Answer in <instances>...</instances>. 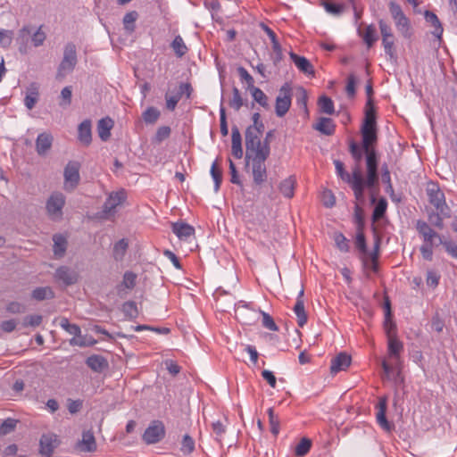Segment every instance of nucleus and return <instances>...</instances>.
Here are the masks:
<instances>
[{
  "label": "nucleus",
  "mask_w": 457,
  "mask_h": 457,
  "mask_svg": "<svg viewBox=\"0 0 457 457\" xmlns=\"http://www.w3.org/2000/svg\"><path fill=\"white\" fill-rule=\"evenodd\" d=\"M361 133L366 168L369 169V177L371 179L375 175V168H378V155L375 149L378 141L377 129H361Z\"/></svg>",
  "instance_id": "f257e3e1"
},
{
  "label": "nucleus",
  "mask_w": 457,
  "mask_h": 457,
  "mask_svg": "<svg viewBox=\"0 0 457 457\" xmlns=\"http://www.w3.org/2000/svg\"><path fill=\"white\" fill-rule=\"evenodd\" d=\"M378 168H375V175L373 176V179H370L368 168H366L365 179L363 178L362 172L361 170H359V168L353 169V178H352L353 181H351L348 185L353 191L354 197L357 201H364V190L366 187L373 189L378 185Z\"/></svg>",
  "instance_id": "f03ea898"
},
{
  "label": "nucleus",
  "mask_w": 457,
  "mask_h": 457,
  "mask_svg": "<svg viewBox=\"0 0 457 457\" xmlns=\"http://www.w3.org/2000/svg\"><path fill=\"white\" fill-rule=\"evenodd\" d=\"M389 12L392 19L394 20L395 28L399 34L406 38L410 39L413 35V29L411 27V21L402 10V7L397 3L391 1L388 4Z\"/></svg>",
  "instance_id": "7ed1b4c3"
},
{
  "label": "nucleus",
  "mask_w": 457,
  "mask_h": 457,
  "mask_svg": "<svg viewBox=\"0 0 457 457\" xmlns=\"http://www.w3.org/2000/svg\"><path fill=\"white\" fill-rule=\"evenodd\" d=\"M355 245L361 253V259L365 267H370L373 271H378V240L375 244L374 251L368 253L365 236L362 229L358 230L355 239Z\"/></svg>",
  "instance_id": "20e7f679"
},
{
  "label": "nucleus",
  "mask_w": 457,
  "mask_h": 457,
  "mask_svg": "<svg viewBox=\"0 0 457 457\" xmlns=\"http://www.w3.org/2000/svg\"><path fill=\"white\" fill-rule=\"evenodd\" d=\"M428 202L438 212H441L445 216H451V209L446 204L445 196L444 192L440 189L438 184L435 182H428L426 188Z\"/></svg>",
  "instance_id": "39448f33"
},
{
  "label": "nucleus",
  "mask_w": 457,
  "mask_h": 457,
  "mask_svg": "<svg viewBox=\"0 0 457 457\" xmlns=\"http://www.w3.org/2000/svg\"><path fill=\"white\" fill-rule=\"evenodd\" d=\"M270 154L259 153V154L245 156L246 165L252 162L253 179L255 185H262L267 179V170L265 161Z\"/></svg>",
  "instance_id": "423d86ee"
},
{
  "label": "nucleus",
  "mask_w": 457,
  "mask_h": 457,
  "mask_svg": "<svg viewBox=\"0 0 457 457\" xmlns=\"http://www.w3.org/2000/svg\"><path fill=\"white\" fill-rule=\"evenodd\" d=\"M245 156L259 154V153L270 154V147L262 145V135L253 127H247L245 133Z\"/></svg>",
  "instance_id": "0eeeda50"
},
{
  "label": "nucleus",
  "mask_w": 457,
  "mask_h": 457,
  "mask_svg": "<svg viewBox=\"0 0 457 457\" xmlns=\"http://www.w3.org/2000/svg\"><path fill=\"white\" fill-rule=\"evenodd\" d=\"M77 64L76 46L68 43L64 46L63 57L58 67L56 79H62L68 73L71 72Z\"/></svg>",
  "instance_id": "6e6552de"
},
{
  "label": "nucleus",
  "mask_w": 457,
  "mask_h": 457,
  "mask_svg": "<svg viewBox=\"0 0 457 457\" xmlns=\"http://www.w3.org/2000/svg\"><path fill=\"white\" fill-rule=\"evenodd\" d=\"M378 27L382 37V46L384 47L386 54L392 62H396L397 54L395 47V35L393 34L390 25L384 20L378 21Z\"/></svg>",
  "instance_id": "1a4fd4ad"
},
{
  "label": "nucleus",
  "mask_w": 457,
  "mask_h": 457,
  "mask_svg": "<svg viewBox=\"0 0 457 457\" xmlns=\"http://www.w3.org/2000/svg\"><path fill=\"white\" fill-rule=\"evenodd\" d=\"M65 201V196L61 192H54L50 195L46 204V210L52 220L56 221L62 220Z\"/></svg>",
  "instance_id": "9d476101"
},
{
  "label": "nucleus",
  "mask_w": 457,
  "mask_h": 457,
  "mask_svg": "<svg viewBox=\"0 0 457 457\" xmlns=\"http://www.w3.org/2000/svg\"><path fill=\"white\" fill-rule=\"evenodd\" d=\"M126 200V192L120 190L112 192L106 198L102 212L99 213V218L108 220L112 217L116 212V207L120 205Z\"/></svg>",
  "instance_id": "9b49d317"
},
{
  "label": "nucleus",
  "mask_w": 457,
  "mask_h": 457,
  "mask_svg": "<svg viewBox=\"0 0 457 457\" xmlns=\"http://www.w3.org/2000/svg\"><path fill=\"white\" fill-rule=\"evenodd\" d=\"M292 95L290 84L285 83L279 88L275 103V112L278 117H284L289 111L292 103Z\"/></svg>",
  "instance_id": "f8f14e48"
},
{
  "label": "nucleus",
  "mask_w": 457,
  "mask_h": 457,
  "mask_svg": "<svg viewBox=\"0 0 457 457\" xmlns=\"http://www.w3.org/2000/svg\"><path fill=\"white\" fill-rule=\"evenodd\" d=\"M416 229L419 235L423 238V244H428L432 245H442L445 241L436 231H435L431 226L421 220H417Z\"/></svg>",
  "instance_id": "ddd939ff"
},
{
  "label": "nucleus",
  "mask_w": 457,
  "mask_h": 457,
  "mask_svg": "<svg viewBox=\"0 0 457 457\" xmlns=\"http://www.w3.org/2000/svg\"><path fill=\"white\" fill-rule=\"evenodd\" d=\"M80 163L75 161H70L63 170L64 189L66 191H73L79 185Z\"/></svg>",
  "instance_id": "4468645a"
},
{
  "label": "nucleus",
  "mask_w": 457,
  "mask_h": 457,
  "mask_svg": "<svg viewBox=\"0 0 457 457\" xmlns=\"http://www.w3.org/2000/svg\"><path fill=\"white\" fill-rule=\"evenodd\" d=\"M165 436V428L162 421L154 420L143 434V440L147 445L160 442Z\"/></svg>",
  "instance_id": "2eb2a0df"
},
{
  "label": "nucleus",
  "mask_w": 457,
  "mask_h": 457,
  "mask_svg": "<svg viewBox=\"0 0 457 457\" xmlns=\"http://www.w3.org/2000/svg\"><path fill=\"white\" fill-rule=\"evenodd\" d=\"M387 408V399L386 396H381L378 398V402L376 404L377 413L376 419L378 424L386 432H390L394 429V424L389 422L386 417Z\"/></svg>",
  "instance_id": "dca6fc26"
},
{
  "label": "nucleus",
  "mask_w": 457,
  "mask_h": 457,
  "mask_svg": "<svg viewBox=\"0 0 457 457\" xmlns=\"http://www.w3.org/2000/svg\"><path fill=\"white\" fill-rule=\"evenodd\" d=\"M60 441L56 435L54 434H44L39 441V453L42 455H46V457H50V455L54 452V449L59 445Z\"/></svg>",
  "instance_id": "f3484780"
},
{
  "label": "nucleus",
  "mask_w": 457,
  "mask_h": 457,
  "mask_svg": "<svg viewBox=\"0 0 457 457\" xmlns=\"http://www.w3.org/2000/svg\"><path fill=\"white\" fill-rule=\"evenodd\" d=\"M42 25L37 28V29L32 33L31 29L29 26H24L19 31V37L24 38L27 36L31 35V41L35 47H38L42 46L46 38V33L42 30Z\"/></svg>",
  "instance_id": "a211bd4d"
},
{
  "label": "nucleus",
  "mask_w": 457,
  "mask_h": 457,
  "mask_svg": "<svg viewBox=\"0 0 457 457\" xmlns=\"http://www.w3.org/2000/svg\"><path fill=\"white\" fill-rule=\"evenodd\" d=\"M54 277L58 281L62 282L65 286H71L77 283L78 273L67 266L59 267L54 273Z\"/></svg>",
  "instance_id": "6ab92c4d"
},
{
  "label": "nucleus",
  "mask_w": 457,
  "mask_h": 457,
  "mask_svg": "<svg viewBox=\"0 0 457 457\" xmlns=\"http://www.w3.org/2000/svg\"><path fill=\"white\" fill-rule=\"evenodd\" d=\"M54 137L50 133H40L36 139V151L38 155L45 156L52 147Z\"/></svg>",
  "instance_id": "aec40b11"
},
{
  "label": "nucleus",
  "mask_w": 457,
  "mask_h": 457,
  "mask_svg": "<svg viewBox=\"0 0 457 457\" xmlns=\"http://www.w3.org/2000/svg\"><path fill=\"white\" fill-rule=\"evenodd\" d=\"M351 356L346 353H340L331 360L330 372L337 374L341 370H345L351 364Z\"/></svg>",
  "instance_id": "412c9836"
},
{
  "label": "nucleus",
  "mask_w": 457,
  "mask_h": 457,
  "mask_svg": "<svg viewBox=\"0 0 457 457\" xmlns=\"http://www.w3.org/2000/svg\"><path fill=\"white\" fill-rule=\"evenodd\" d=\"M312 128L326 136H332L336 131L335 122L328 117H320L317 123L312 125Z\"/></svg>",
  "instance_id": "4be33fe9"
},
{
  "label": "nucleus",
  "mask_w": 457,
  "mask_h": 457,
  "mask_svg": "<svg viewBox=\"0 0 457 457\" xmlns=\"http://www.w3.org/2000/svg\"><path fill=\"white\" fill-rule=\"evenodd\" d=\"M91 120H85L78 127V139L79 141L87 146L92 141Z\"/></svg>",
  "instance_id": "5701e85b"
},
{
  "label": "nucleus",
  "mask_w": 457,
  "mask_h": 457,
  "mask_svg": "<svg viewBox=\"0 0 457 457\" xmlns=\"http://www.w3.org/2000/svg\"><path fill=\"white\" fill-rule=\"evenodd\" d=\"M231 153L237 159H241L243 156L242 148V137L237 126H233L231 129Z\"/></svg>",
  "instance_id": "b1692460"
},
{
  "label": "nucleus",
  "mask_w": 457,
  "mask_h": 457,
  "mask_svg": "<svg viewBox=\"0 0 457 457\" xmlns=\"http://www.w3.org/2000/svg\"><path fill=\"white\" fill-rule=\"evenodd\" d=\"M289 55L291 60L295 64V66L299 69V71L308 75L314 74L313 66L307 58L300 56L295 54L294 52H290Z\"/></svg>",
  "instance_id": "393cba45"
},
{
  "label": "nucleus",
  "mask_w": 457,
  "mask_h": 457,
  "mask_svg": "<svg viewBox=\"0 0 457 457\" xmlns=\"http://www.w3.org/2000/svg\"><path fill=\"white\" fill-rule=\"evenodd\" d=\"M172 232L181 240H187L190 237L194 232L195 228L187 223L185 222H175L172 223Z\"/></svg>",
  "instance_id": "a878e982"
},
{
  "label": "nucleus",
  "mask_w": 457,
  "mask_h": 457,
  "mask_svg": "<svg viewBox=\"0 0 457 457\" xmlns=\"http://www.w3.org/2000/svg\"><path fill=\"white\" fill-rule=\"evenodd\" d=\"M387 339L389 357L392 358L395 361H398L400 359V354L403 350V343L398 340L396 336H390V337H387Z\"/></svg>",
  "instance_id": "bb28decb"
},
{
  "label": "nucleus",
  "mask_w": 457,
  "mask_h": 457,
  "mask_svg": "<svg viewBox=\"0 0 457 457\" xmlns=\"http://www.w3.org/2000/svg\"><path fill=\"white\" fill-rule=\"evenodd\" d=\"M113 120L109 118H103L97 123V132L103 141H107L111 137V129L113 127Z\"/></svg>",
  "instance_id": "cd10ccee"
},
{
  "label": "nucleus",
  "mask_w": 457,
  "mask_h": 457,
  "mask_svg": "<svg viewBox=\"0 0 457 457\" xmlns=\"http://www.w3.org/2000/svg\"><path fill=\"white\" fill-rule=\"evenodd\" d=\"M364 112L365 116L361 125V129H377L375 105H370V103H366Z\"/></svg>",
  "instance_id": "c85d7f7f"
},
{
  "label": "nucleus",
  "mask_w": 457,
  "mask_h": 457,
  "mask_svg": "<svg viewBox=\"0 0 457 457\" xmlns=\"http://www.w3.org/2000/svg\"><path fill=\"white\" fill-rule=\"evenodd\" d=\"M358 34L360 37H361L362 40L369 48H370L378 40L376 28L373 24L368 25L364 30H361L359 28Z\"/></svg>",
  "instance_id": "c756f323"
},
{
  "label": "nucleus",
  "mask_w": 457,
  "mask_h": 457,
  "mask_svg": "<svg viewBox=\"0 0 457 457\" xmlns=\"http://www.w3.org/2000/svg\"><path fill=\"white\" fill-rule=\"evenodd\" d=\"M87 365L96 372H102L108 367V362L102 355L94 354L86 361Z\"/></svg>",
  "instance_id": "7c9ffc66"
},
{
  "label": "nucleus",
  "mask_w": 457,
  "mask_h": 457,
  "mask_svg": "<svg viewBox=\"0 0 457 457\" xmlns=\"http://www.w3.org/2000/svg\"><path fill=\"white\" fill-rule=\"evenodd\" d=\"M83 452L92 453L96 449V443L94 434L91 431H84L82 434V440L79 445Z\"/></svg>",
  "instance_id": "2f4dec72"
},
{
  "label": "nucleus",
  "mask_w": 457,
  "mask_h": 457,
  "mask_svg": "<svg viewBox=\"0 0 457 457\" xmlns=\"http://www.w3.org/2000/svg\"><path fill=\"white\" fill-rule=\"evenodd\" d=\"M38 87L36 83H32L27 89V94L24 98V104L29 110H32L38 101Z\"/></svg>",
  "instance_id": "473e14b6"
},
{
  "label": "nucleus",
  "mask_w": 457,
  "mask_h": 457,
  "mask_svg": "<svg viewBox=\"0 0 457 457\" xmlns=\"http://www.w3.org/2000/svg\"><path fill=\"white\" fill-rule=\"evenodd\" d=\"M424 16L425 20L429 22L435 29L432 34L438 39H441L444 29L438 17L430 11H426Z\"/></svg>",
  "instance_id": "72a5a7b5"
},
{
  "label": "nucleus",
  "mask_w": 457,
  "mask_h": 457,
  "mask_svg": "<svg viewBox=\"0 0 457 457\" xmlns=\"http://www.w3.org/2000/svg\"><path fill=\"white\" fill-rule=\"evenodd\" d=\"M349 152H350L353 159L355 162V165L353 168V169L359 168V170H361V161L362 160L363 155H365L364 149H363L362 145H358L354 141H351L349 144Z\"/></svg>",
  "instance_id": "f704fd0d"
},
{
  "label": "nucleus",
  "mask_w": 457,
  "mask_h": 457,
  "mask_svg": "<svg viewBox=\"0 0 457 457\" xmlns=\"http://www.w3.org/2000/svg\"><path fill=\"white\" fill-rule=\"evenodd\" d=\"M54 253L56 258H61L64 255L67 248V240L62 235H54Z\"/></svg>",
  "instance_id": "c9c22d12"
},
{
  "label": "nucleus",
  "mask_w": 457,
  "mask_h": 457,
  "mask_svg": "<svg viewBox=\"0 0 457 457\" xmlns=\"http://www.w3.org/2000/svg\"><path fill=\"white\" fill-rule=\"evenodd\" d=\"M295 179L293 177H289L279 184V191L280 193L287 197L292 198L294 196Z\"/></svg>",
  "instance_id": "e433bc0d"
},
{
  "label": "nucleus",
  "mask_w": 457,
  "mask_h": 457,
  "mask_svg": "<svg viewBox=\"0 0 457 457\" xmlns=\"http://www.w3.org/2000/svg\"><path fill=\"white\" fill-rule=\"evenodd\" d=\"M31 296L37 301H43L54 298V293L50 287H41L35 288L32 291Z\"/></svg>",
  "instance_id": "4c0bfd02"
},
{
  "label": "nucleus",
  "mask_w": 457,
  "mask_h": 457,
  "mask_svg": "<svg viewBox=\"0 0 457 457\" xmlns=\"http://www.w3.org/2000/svg\"><path fill=\"white\" fill-rule=\"evenodd\" d=\"M320 112L331 115L335 112L334 103L332 99L325 95L320 96L318 100Z\"/></svg>",
  "instance_id": "58836bf2"
},
{
  "label": "nucleus",
  "mask_w": 457,
  "mask_h": 457,
  "mask_svg": "<svg viewBox=\"0 0 457 457\" xmlns=\"http://www.w3.org/2000/svg\"><path fill=\"white\" fill-rule=\"evenodd\" d=\"M294 312L297 317L298 326L303 328L307 323L308 319L304 310L303 300H296V303L294 306Z\"/></svg>",
  "instance_id": "ea45409f"
},
{
  "label": "nucleus",
  "mask_w": 457,
  "mask_h": 457,
  "mask_svg": "<svg viewBox=\"0 0 457 457\" xmlns=\"http://www.w3.org/2000/svg\"><path fill=\"white\" fill-rule=\"evenodd\" d=\"M336 173L337 175L345 183L349 184L353 181V168L352 169V174L348 173L345 169L344 163L339 160L334 161Z\"/></svg>",
  "instance_id": "a19ab883"
},
{
  "label": "nucleus",
  "mask_w": 457,
  "mask_h": 457,
  "mask_svg": "<svg viewBox=\"0 0 457 457\" xmlns=\"http://www.w3.org/2000/svg\"><path fill=\"white\" fill-rule=\"evenodd\" d=\"M59 325L67 333L74 337H79V334L81 333L79 326H78L77 324L70 323L69 320L65 317H61L59 319Z\"/></svg>",
  "instance_id": "79ce46f5"
},
{
  "label": "nucleus",
  "mask_w": 457,
  "mask_h": 457,
  "mask_svg": "<svg viewBox=\"0 0 457 457\" xmlns=\"http://www.w3.org/2000/svg\"><path fill=\"white\" fill-rule=\"evenodd\" d=\"M387 208V202L386 198L381 197L375 205L372 213V220L378 221L385 216Z\"/></svg>",
  "instance_id": "37998d69"
},
{
  "label": "nucleus",
  "mask_w": 457,
  "mask_h": 457,
  "mask_svg": "<svg viewBox=\"0 0 457 457\" xmlns=\"http://www.w3.org/2000/svg\"><path fill=\"white\" fill-rule=\"evenodd\" d=\"M451 216H445L441 212L431 211L428 212V221L430 224L439 229H443L445 227L444 219L450 218Z\"/></svg>",
  "instance_id": "c03bdc74"
},
{
  "label": "nucleus",
  "mask_w": 457,
  "mask_h": 457,
  "mask_svg": "<svg viewBox=\"0 0 457 457\" xmlns=\"http://www.w3.org/2000/svg\"><path fill=\"white\" fill-rule=\"evenodd\" d=\"M138 18V13L136 11L127 12L123 17L124 29L132 33L135 30V22Z\"/></svg>",
  "instance_id": "a18cd8bd"
},
{
  "label": "nucleus",
  "mask_w": 457,
  "mask_h": 457,
  "mask_svg": "<svg viewBox=\"0 0 457 457\" xmlns=\"http://www.w3.org/2000/svg\"><path fill=\"white\" fill-rule=\"evenodd\" d=\"M129 244L126 239L122 238L119 240L117 243H115L113 246V258L116 261H120L123 259L127 249H128Z\"/></svg>",
  "instance_id": "49530a36"
},
{
  "label": "nucleus",
  "mask_w": 457,
  "mask_h": 457,
  "mask_svg": "<svg viewBox=\"0 0 457 457\" xmlns=\"http://www.w3.org/2000/svg\"><path fill=\"white\" fill-rule=\"evenodd\" d=\"M211 175L214 180V191L218 192L222 182V171L219 168L217 160L212 163L211 167Z\"/></svg>",
  "instance_id": "de8ad7c7"
},
{
  "label": "nucleus",
  "mask_w": 457,
  "mask_h": 457,
  "mask_svg": "<svg viewBox=\"0 0 457 457\" xmlns=\"http://www.w3.org/2000/svg\"><path fill=\"white\" fill-rule=\"evenodd\" d=\"M171 48L178 57H182L187 51V47L185 45L183 38L179 35L176 36L173 39L171 43Z\"/></svg>",
  "instance_id": "09e8293b"
},
{
  "label": "nucleus",
  "mask_w": 457,
  "mask_h": 457,
  "mask_svg": "<svg viewBox=\"0 0 457 457\" xmlns=\"http://www.w3.org/2000/svg\"><path fill=\"white\" fill-rule=\"evenodd\" d=\"M252 96L255 102L264 108H269L268 96L259 87H253L250 89Z\"/></svg>",
  "instance_id": "8fccbe9b"
},
{
  "label": "nucleus",
  "mask_w": 457,
  "mask_h": 457,
  "mask_svg": "<svg viewBox=\"0 0 457 457\" xmlns=\"http://www.w3.org/2000/svg\"><path fill=\"white\" fill-rule=\"evenodd\" d=\"M121 311L125 317L129 319H136L138 316L137 304L133 301L125 302L122 304Z\"/></svg>",
  "instance_id": "3c124183"
},
{
  "label": "nucleus",
  "mask_w": 457,
  "mask_h": 457,
  "mask_svg": "<svg viewBox=\"0 0 457 457\" xmlns=\"http://www.w3.org/2000/svg\"><path fill=\"white\" fill-rule=\"evenodd\" d=\"M312 447V441L308 438H302L301 441L297 444L295 449V453L298 457H303L306 455Z\"/></svg>",
  "instance_id": "603ef678"
},
{
  "label": "nucleus",
  "mask_w": 457,
  "mask_h": 457,
  "mask_svg": "<svg viewBox=\"0 0 457 457\" xmlns=\"http://www.w3.org/2000/svg\"><path fill=\"white\" fill-rule=\"evenodd\" d=\"M232 93L233 96L232 98L228 101V104L231 108L237 112L244 105V100L237 87H234Z\"/></svg>",
  "instance_id": "864d4df0"
},
{
  "label": "nucleus",
  "mask_w": 457,
  "mask_h": 457,
  "mask_svg": "<svg viewBox=\"0 0 457 457\" xmlns=\"http://www.w3.org/2000/svg\"><path fill=\"white\" fill-rule=\"evenodd\" d=\"M143 120L147 124H154L160 117V112L155 107H148L142 114Z\"/></svg>",
  "instance_id": "5fc2aeb1"
},
{
  "label": "nucleus",
  "mask_w": 457,
  "mask_h": 457,
  "mask_svg": "<svg viewBox=\"0 0 457 457\" xmlns=\"http://www.w3.org/2000/svg\"><path fill=\"white\" fill-rule=\"evenodd\" d=\"M268 416H269V423L270 426V432L277 436L279 433V419L278 416L275 414L273 408L268 409Z\"/></svg>",
  "instance_id": "6e6d98bb"
},
{
  "label": "nucleus",
  "mask_w": 457,
  "mask_h": 457,
  "mask_svg": "<svg viewBox=\"0 0 457 457\" xmlns=\"http://www.w3.org/2000/svg\"><path fill=\"white\" fill-rule=\"evenodd\" d=\"M18 420L15 419L8 418L4 420L0 424V436H4L12 432L15 429Z\"/></svg>",
  "instance_id": "4d7b16f0"
},
{
  "label": "nucleus",
  "mask_w": 457,
  "mask_h": 457,
  "mask_svg": "<svg viewBox=\"0 0 457 457\" xmlns=\"http://www.w3.org/2000/svg\"><path fill=\"white\" fill-rule=\"evenodd\" d=\"M72 88L71 86L64 87L60 94L59 105L61 107H68L71 103Z\"/></svg>",
  "instance_id": "13d9d810"
},
{
  "label": "nucleus",
  "mask_w": 457,
  "mask_h": 457,
  "mask_svg": "<svg viewBox=\"0 0 457 457\" xmlns=\"http://www.w3.org/2000/svg\"><path fill=\"white\" fill-rule=\"evenodd\" d=\"M170 132L171 129L169 126H162L158 128L153 141L156 144H160L170 137Z\"/></svg>",
  "instance_id": "bf43d9fd"
},
{
  "label": "nucleus",
  "mask_w": 457,
  "mask_h": 457,
  "mask_svg": "<svg viewBox=\"0 0 457 457\" xmlns=\"http://www.w3.org/2000/svg\"><path fill=\"white\" fill-rule=\"evenodd\" d=\"M43 320V317L39 314H33L26 316L22 320V327H38Z\"/></svg>",
  "instance_id": "052dcab7"
},
{
  "label": "nucleus",
  "mask_w": 457,
  "mask_h": 457,
  "mask_svg": "<svg viewBox=\"0 0 457 457\" xmlns=\"http://www.w3.org/2000/svg\"><path fill=\"white\" fill-rule=\"evenodd\" d=\"M237 73L240 77V79L242 81H245L247 85V89H251L254 87V79L252 77V75L245 69L244 67L240 66L237 68Z\"/></svg>",
  "instance_id": "680f3d73"
},
{
  "label": "nucleus",
  "mask_w": 457,
  "mask_h": 457,
  "mask_svg": "<svg viewBox=\"0 0 457 457\" xmlns=\"http://www.w3.org/2000/svg\"><path fill=\"white\" fill-rule=\"evenodd\" d=\"M180 450L185 454H189L195 450V441L189 435L183 436Z\"/></svg>",
  "instance_id": "e2e57ef3"
},
{
  "label": "nucleus",
  "mask_w": 457,
  "mask_h": 457,
  "mask_svg": "<svg viewBox=\"0 0 457 457\" xmlns=\"http://www.w3.org/2000/svg\"><path fill=\"white\" fill-rule=\"evenodd\" d=\"M96 343V340L90 338V342H87V337H83L79 334V337H74L70 340L71 345H77L80 347L91 346Z\"/></svg>",
  "instance_id": "0e129e2a"
},
{
  "label": "nucleus",
  "mask_w": 457,
  "mask_h": 457,
  "mask_svg": "<svg viewBox=\"0 0 457 457\" xmlns=\"http://www.w3.org/2000/svg\"><path fill=\"white\" fill-rule=\"evenodd\" d=\"M260 313L262 316V326L271 331H278V328L276 325L273 318L267 312L263 311H260Z\"/></svg>",
  "instance_id": "69168bd1"
},
{
  "label": "nucleus",
  "mask_w": 457,
  "mask_h": 457,
  "mask_svg": "<svg viewBox=\"0 0 457 457\" xmlns=\"http://www.w3.org/2000/svg\"><path fill=\"white\" fill-rule=\"evenodd\" d=\"M335 242L337 246V248L341 252H348L349 251V241L347 238L341 233L335 235Z\"/></svg>",
  "instance_id": "338daca9"
},
{
  "label": "nucleus",
  "mask_w": 457,
  "mask_h": 457,
  "mask_svg": "<svg viewBox=\"0 0 457 457\" xmlns=\"http://www.w3.org/2000/svg\"><path fill=\"white\" fill-rule=\"evenodd\" d=\"M137 275L132 271H126L123 275L121 285L128 289H132L136 286Z\"/></svg>",
  "instance_id": "774afa93"
}]
</instances>
